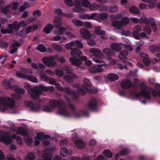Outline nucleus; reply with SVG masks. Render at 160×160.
Returning a JSON list of instances; mask_svg holds the SVG:
<instances>
[{"label": "nucleus", "mask_w": 160, "mask_h": 160, "mask_svg": "<svg viewBox=\"0 0 160 160\" xmlns=\"http://www.w3.org/2000/svg\"><path fill=\"white\" fill-rule=\"evenodd\" d=\"M49 104L52 108H56L57 107L59 108L58 110L59 114L66 117H70L71 114L70 112L67 110L65 102L62 99L58 100L55 99L51 100L49 102Z\"/></svg>", "instance_id": "1"}, {"label": "nucleus", "mask_w": 160, "mask_h": 160, "mask_svg": "<svg viewBox=\"0 0 160 160\" xmlns=\"http://www.w3.org/2000/svg\"><path fill=\"white\" fill-rule=\"evenodd\" d=\"M0 103L3 108L1 109L2 112H4L7 108H12L15 105L14 101L10 98L8 97H0Z\"/></svg>", "instance_id": "2"}, {"label": "nucleus", "mask_w": 160, "mask_h": 160, "mask_svg": "<svg viewBox=\"0 0 160 160\" xmlns=\"http://www.w3.org/2000/svg\"><path fill=\"white\" fill-rule=\"evenodd\" d=\"M84 82L85 85H82L81 86L78 87L77 88V92L78 95L79 94L83 95L87 92H91V90L88 88L87 87H91L92 85L90 82L89 79L85 78L84 79Z\"/></svg>", "instance_id": "3"}, {"label": "nucleus", "mask_w": 160, "mask_h": 160, "mask_svg": "<svg viewBox=\"0 0 160 160\" xmlns=\"http://www.w3.org/2000/svg\"><path fill=\"white\" fill-rule=\"evenodd\" d=\"M28 90L29 94L31 98L35 100L39 99L40 95V88L36 86L30 88V86L26 85L25 87Z\"/></svg>", "instance_id": "4"}, {"label": "nucleus", "mask_w": 160, "mask_h": 160, "mask_svg": "<svg viewBox=\"0 0 160 160\" xmlns=\"http://www.w3.org/2000/svg\"><path fill=\"white\" fill-rule=\"evenodd\" d=\"M90 52L93 53L94 57L93 59L95 62L101 63L102 62V59L104 58V56L100 50L97 48H92L90 49Z\"/></svg>", "instance_id": "5"}, {"label": "nucleus", "mask_w": 160, "mask_h": 160, "mask_svg": "<svg viewBox=\"0 0 160 160\" xmlns=\"http://www.w3.org/2000/svg\"><path fill=\"white\" fill-rule=\"evenodd\" d=\"M55 85L58 90L61 92L64 91L65 93L71 95L73 98L75 100L78 99V93L75 91L72 90L68 87H65L64 88L58 83H56Z\"/></svg>", "instance_id": "6"}, {"label": "nucleus", "mask_w": 160, "mask_h": 160, "mask_svg": "<svg viewBox=\"0 0 160 160\" xmlns=\"http://www.w3.org/2000/svg\"><path fill=\"white\" fill-rule=\"evenodd\" d=\"M58 54L53 56L45 57L42 59V60L43 63L46 66L49 67H53L56 64V60L58 58Z\"/></svg>", "instance_id": "7"}, {"label": "nucleus", "mask_w": 160, "mask_h": 160, "mask_svg": "<svg viewBox=\"0 0 160 160\" xmlns=\"http://www.w3.org/2000/svg\"><path fill=\"white\" fill-rule=\"evenodd\" d=\"M55 12L57 13L59 16H55L54 17V20L53 23L55 27H59L62 26V19L60 16H64V13L62 12V10L61 9H57L55 10Z\"/></svg>", "instance_id": "8"}, {"label": "nucleus", "mask_w": 160, "mask_h": 160, "mask_svg": "<svg viewBox=\"0 0 160 160\" xmlns=\"http://www.w3.org/2000/svg\"><path fill=\"white\" fill-rule=\"evenodd\" d=\"M43 160H52L54 152V148H46L43 150Z\"/></svg>", "instance_id": "9"}, {"label": "nucleus", "mask_w": 160, "mask_h": 160, "mask_svg": "<svg viewBox=\"0 0 160 160\" xmlns=\"http://www.w3.org/2000/svg\"><path fill=\"white\" fill-rule=\"evenodd\" d=\"M139 88L141 89V92L145 94L146 98H149L151 99L152 96L150 92V90H148V87L144 82H142L139 85Z\"/></svg>", "instance_id": "10"}, {"label": "nucleus", "mask_w": 160, "mask_h": 160, "mask_svg": "<svg viewBox=\"0 0 160 160\" xmlns=\"http://www.w3.org/2000/svg\"><path fill=\"white\" fill-rule=\"evenodd\" d=\"M98 103L96 99L94 98H91L90 99L88 108L92 111H96L98 109Z\"/></svg>", "instance_id": "11"}, {"label": "nucleus", "mask_w": 160, "mask_h": 160, "mask_svg": "<svg viewBox=\"0 0 160 160\" xmlns=\"http://www.w3.org/2000/svg\"><path fill=\"white\" fill-rule=\"evenodd\" d=\"M0 140H2L6 144H9L11 143L12 140L10 135L8 132L3 133H0Z\"/></svg>", "instance_id": "12"}, {"label": "nucleus", "mask_w": 160, "mask_h": 160, "mask_svg": "<svg viewBox=\"0 0 160 160\" xmlns=\"http://www.w3.org/2000/svg\"><path fill=\"white\" fill-rule=\"evenodd\" d=\"M104 65V64H101L92 66L89 68V71L92 73L101 72L103 71V69L101 67L103 66Z\"/></svg>", "instance_id": "13"}, {"label": "nucleus", "mask_w": 160, "mask_h": 160, "mask_svg": "<svg viewBox=\"0 0 160 160\" xmlns=\"http://www.w3.org/2000/svg\"><path fill=\"white\" fill-rule=\"evenodd\" d=\"M120 86L123 89H129L132 87V83L130 81L128 80L124 79L121 82Z\"/></svg>", "instance_id": "14"}, {"label": "nucleus", "mask_w": 160, "mask_h": 160, "mask_svg": "<svg viewBox=\"0 0 160 160\" xmlns=\"http://www.w3.org/2000/svg\"><path fill=\"white\" fill-rule=\"evenodd\" d=\"M26 104H28V106L30 107L32 110L33 111H39L40 106L39 103H33L31 102L28 101L25 102Z\"/></svg>", "instance_id": "15"}, {"label": "nucleus", "mask_w": 160, "mask_h": 160, "mask_svg": "<svg viewBox=\"0 0 160 160\" xmlns=\"http://www.w3.org/2000/svg\"><path fill=\"white\" fill-rule=\"evenodd\" d=\"M80 32L85 39L90 38L91 37L90 31L87 29H81L80 30Z\"/></svg>", "instance_id": "16"}, {"label": "nucleus", "mask_w": 160, "mask_h": 160, "mask_svg": "<svg viewBox=\"0 0 160 160\" xmlns=\"http://www.w3.org/2000/svg\"><path fill=\"white\" fill-rule=\"evenodd\" d=\"M74 2V5L76 7L75 8L73 9V11L74 12L81 13L82 11L80 7L81 4V0H73Z\"/></svg>", "instance_id": "17"}, {"label": "nucleus", "mask_w": 160, "mask_h": 160, "mask_svg": "<svg viewBox=\"0 0 160 160\" xmlns=\"http://www.w3.org/2000/svg\"><path fill=\"white\" fill-rule=\"evenodd\" d=\"M69 61L72 65L76 66H79L82 63V61L79 58H70Z\"/></svg>", "instance_id": "18"}, {"label": "nucleus", "mask_w": 160, "mask_h": 160, "mask_svg": "<svg viewBox=\"0 0 160 160\" xmlns=\"http://www.w3.org/2000/svg\"><path fill=\"white\" fill-rule=\"evenodd\" d=\"M71 55L73 57H78L82 54V52L77 48H71Z\"/></svg>", "instance_id": "19"}, {"label": "nucleus", "mask_w": 160, "mask_h": 160, "mask_svg": "<svg viewBox=\"0 0 160 160\" xmlns=\"http://www.w3.org/2000/svg\"><path fill=\"white\" fill-rule=\"evenodd\" d=\"M16 132L18 134H21L24 136H28L29 135V134L26 130L22 127L18 128Z\"/></svg>", "instance_id": "20"}, {"label": "nucleus", "mask_w": 160, "mask_h": 160, "mask_svg": "<svg viewBox=\"0 0 160 160\" xmlns=\"http://www.w3.org/2000/svg\"><path fill=\"white\" fill-rule=\"evenodd\" d=\"M103 52L104 54L108 56H112L115 54L114 51L109 48H104Z\"/></svg>", "instance_id": "21"}, {"label": "nucleus", "mask_w": 160, "mask_h": 160, "mask_svg": "<svg viewBox=\"0 0 160 160\" xmlns=\"http://www.w3.org/2000/svg\"><path fill=\"white\" fill-rule=\"evenodd\" d=\"M54 90V88L52 86L46 87L41 85V95L42 93V91L45 92H53Z\"/></svg>", "instance_id": "22"}, {"label": "nucleus", "mask_w": 160, "mask_h": 160, "mask_svg": "<svg viewBox=\"0 0 160 160\" xmlns=\"http://www.w3.org/2000/svg\"><path fill=\"white\" fill-rule=\"evenodd\" d=\"M96 13L91 14L90 15L88 14H82L80 15V17L82 19H93L96 15Z\"/></svg>", "instance_id": "23"}, {"label": "nucleus", "mask_w": 160, "mask_h": 160, "mask_svg": "<svg viewBox=\"0 0 160 160\" xmlns=\"http://www.w3.org/2000/svg\"><path fill=\"white\" fill-rule=\"evenodd\" d=\"M142 30V28L139 25H137L133 28V30L132 32V35L134 38L138 35L140 33L139 32Z\"/></svg>", "instance_id": "24"}, {"label": "nucleus", "mask_w": 160, "mask_h": 160, "mask_svg": "<svg viewBox=\"0 0 160 160\" xmlns=\"http://www.w3.org/2000/svg\"><path fill=\"white\" fill-rule=\"evenodd\" d=\"M11 89L15 91L16 92L19 94H23L25 93L24 89L19 88L18 86L13 85V87H11Z\"/></svg>", "instance_id": "25"}, {"label": "nucleus", "mask_w": 160, "mask_h": 160, "mask_svg": "<svg viewBox=\"0 0 160 160\" xmlns=\"http://www.w3.org/2000/svg\"><path fill=\"white\" fill-rule=\"evenodd\" d=\"M107 78L110 81H115L118 79L119 76L116 74L109 73L108 74Z\"/></svg>", "instance_id": "26"}, {"label": "nucleus", "mask_w": 160, "mask_h": 160, "mask_svg": "<svg viewBox=\"0 0 160 160\" xmlns=\"http://www.w3.org/2000/svg\"><path fill=\"white\" fill-rule=\"evenodd\" d=\"M74 144L75 146L78 148L81 149L84 147V142L81 140H76L74 142Z\"/></svg>", "instance_id": "27"}, {"label": "nucleus", "mask_w": 160, "mask_h": 160, "mask_svg": "<svg viewBox=\"0 0 160 160\" xmlns=\"http://www.w3.org/2000/svg\"><path fill=\"white\" fill-rule=\"evenodd\" d=\"M53 25L49 23L44 28L43 32L47 34H49L53 29Z\"/></svg>", "instance_id": "28"}, {"label": "nucleus", "mask_w": 160, "mask_h": 160, "mask_svg": "<svg viewBox=\"0 0 160 160\" xmlns=\"http://www.w3.org/2000/svg\"><path fill=\"white\" fill-rule=\"evenodd\" d=\"M129 11L130 13L134 14H139L140 13V11L139 9L135 6L131 7L129 8Z\"/></svg>", "instance_id": "29"}, {"label": "nucleus", "mask_w": 160, "mask_h": 160, "mask_svg": "<svg viewBox=\"0 0 160 160\" xmlns=\"http://www.w3.org/2000/svg\"><path fill=\"white\" fill-rule=\"evenodd\" d=\"M111 48L113 51L118 52L121 49V47L119 44L117 43H113L111 44Z\"/></svg>", "instance_id": "30"}, {"label": "nucleus", "mask_w": 160, "mask_h": 160, "mask_svg": "<svg viewBox=\"0 0 160 160\" xmlns=\"http://www.w3.org/2000/svg\"><path fill=\"white\" fill-rule=\"evenodd\" d=\"M20 26L19 23H18L17 21H15L12 24L9 25V27L10 28L16 30L19 29Z\"/></svg>", "instance_id": "31"}, {"label": "nucleus", "mask_w": 160, "mask_h": 160, "mask_svg": "<svg viewBox=\"0 0 160 160\" xmlns=\"http://www.w3.org/2000/svg\"><path fill=\"white\" fill-rule=\"evenodd\" d=\"M73 23L76 26L80 27L83 25V22L79 20L73 19L72 20Z\"/></svg>", "instance_id": "32"}, {"label": "nucleus", "mask_w": 160, "mask_h": 160, "mask_svg": "<svg viewBox=\"0 0 160 160\" xmlns=\"http://www.w3.org/2000/svg\"><path fill=\"white\" fill-rule=\"evenodd\" d=\"M35 158V156L33 153L29 152L25 157L24 160H34Z\"/></svg>", "instance_id": "33"}, {"label": "nucleus", "mask_w": 160, "mask_h": 160, "mask_svg": "<svg viewBox=\"0 0 160 160\" xmlns=\"http://www.w3.org/2000/svg\"><path fill=\"white\" fill-rule=\"evenodd\" d=\"M128 52L126 51H122L121 52L120 54L118 56V58L122 60H124L126 58L128 55Z\"/></svg>", "instance_id": "34"}, {"label": "nucleus", "mask_w": 160, "mask_h": 160, "mask_svg": "<svg viewBox=\"0 0 160 160\" xmlns=\"http://www.w3.org/2000/svg\"><path fill=\"white\" fill-rule=\"evenodd\" d=\"M100 27H97L95 29V33L99 35H104L105 34V31L101 30Z\"/></svg>", "instance_id": "35"}, {"label": "nucleus", "mask_w": 160, "mask_h": 160, "mask_svg": "<svg viewBox=\"0 0 160 160\" xmlns=\"http://www.w3.org/2000/svg\"><path fill=\"white\" fill-rule=\"evenodd\" d=\"M133 96L135 97L136 98H139L141 96H142L143 97L144 99L145 100H150L151 99L149 98H146L145 97V94H143L141 92H140L139 93H133Z\"/></svg>", "instance_id": "36"}, {"label": "nucleus", "mask_w": 160, "mask_h": 160, "mask_svg": "<svg viewBox=\"0 0 160 160\" xmlns=\"http://www.w3.org/2000/svg\"><path fill=\"white\" fill-rule=\"evenodd\" d=\"M121 21H115L112 22V25L113 27L119 28L122 27V24Z\"/></svg>", "instance_id": "37"}, {"label": "nucleus", "mask_w": 160, "mask_h": 160, "mask_svg": "<svg viewBox=\"0 0 160 160\" xmlns=\"http://www.w3.org/2000/svg\"><path fill=\"white\" fill-rule=\"evenodd\" d=\"M108 17V15L106 13H101L99 14L98 16V21L100 22L101 20H103L106 18Z\"/></svg>", "instance_id": "38"}, {"label": "nucleus", "mask_w": 160, "mask_h": 160, "mask_svg": "<svg viewBox=\"0 0 160 160\" xmlns=\"http://www.w3.org/2000/svg\"><path fill=\"white\" fill-rule=\"evenodd\" d=\"M25 79L34 82H38V79L35 77L31 75H26Z\"/></svg>", "instance_id": "39"}, {"label": "nucleus", "mask_w": 160, "mask_h": 160, "mask_svg": "<svg viewBox=\"0 0 160 160\" xmlns=\"http://www.w3.org/2000/svg\"><path fill=\"white\" fill-rule=\"evenodd\" d=\"M103 154L106 157L108 158H111L112 157V153L108 149L104 150L103 152Z\"/></svg>", "instance_id": "40"}, {"label": "nucleus", "mask_w": 160, "mask_h": 160, "mask_svg": "<svg viewBox=\"0 0 160 160\" xmlns=\"http://www.w3.org/2000/svg\"><path fill=\"white\" fill-rule=\"evenodd\" d=\"M12 138L15 139L17 143L21 145L22 144V140L20 137L17 136L16 135L14 134L12 136Z\"/></svg>", "instance_id": "41"}, {"label": "nucleus", "mask_w": 160, "mask_h": 160, "mask_svg": "<svg viewBox=\"0 0 160 160\" xmlns=\"http://www.w3.org/2000/svg\"><path fill=\"white\" fill-rule=\"evenodd\" d=\"M60 154L63 157L66 156L68 153V151L66 148H62L60 150Z\"/></svg>", "instance_id": "42"}, {"label": "nucleus", "mask_w": 160, "mask_h": 160, "mask_svg": "<svg viewBox=\"0 0 160 160\" xmlns=\"http://www.w3.org/2000/svg\"><path fill=\"white\" fill-rule=\"evenodd\" d=\"M75 41L70 42L69 43H67L65 45V48L66 49L69 50L72 48L71 47L74 46H75Z\"/></svg>", "instance_id": "43"}, {"label": "nucleus", "mask_w": 160, "mask_h": 160, "mask_svg": "<svg viewBox=\"0 0 160 160\" xmlns=\"http://www.w3.org/2000/svg\"><path fill=\"white\" fill-rule=\"evenodd\" d=\"M2 84L4 87L6 89H8L9 88L11 89V88L13 87V85H11L10 82L9 81H4L2 83Z\"/></svg>", "instance_id": "44"}, {"label": "nucleus", "mask_w": 160, "mask_h": 160, "mask_svg": "<svg viewBox=\"0 0 160 160\" xmlns=\"http://www.w3.org/2000/svg\"><path fill=\"white\" fill-rule=\"evenodd\" d=\"M150 50L153 52H159L160 51V47L156 46L155 45H152L150 47Z\"/></svg>", "instance_id": "45"}, {"label": "nucleus", "mask_w": 160, "mask_h": 160, "mask_svg": "<svg viewBox=\"0 0 160 160\" xmlns=\"http://www.w3.org/2000/svg\"><path fill=\"white\" fill-rule=\"evenodd\" d=\"M143 30L148 34H150L151 33V29L149 25H146L144 26Z\"/></svg>", "instance_id": "46"}, {"label": "nucleus", "mask_w": 160, "mask_h": 160, "mask_svg": "<svg viewBox=\"0 0 160 160\" xmlns=\"http://www.w3.org/2000/svg\"><path fill=\"white\" fill-rule=\"evenodd\" d=\"M124 65H123L122 64H120L119 68L121 69H127V65L130 64L129 62H128L126 60H124L123 61Z\"/></svg>", "instance_id": "47"}, {"label": "nucleus", "mask_w": 160, "mask_h": 160, "mask_svg": "<svg viewBox=\"0 0 160 160\" xmlns=\"http://www.w3.org/2000/svg\"><path fill=\"white\" fill-rule=\"evenodd\" d=\"M11 96L13 99L16 100H20L22 98L21 95L17 94V93H12L11 95Z\"/></svg>", "instance_id": "48"}, {"label": "nucleus", "mask_w": 160, "mask_h": 160, "mask_svg": "<svg viewBox=\"0 0 160 160\" xmlns=\"http://www.w3.org/2000/svg\"><path fill=\"white\" fill-rule=\"evenodd\" d=\"M35 146H37L40 143V132H38L37 133V136L35 138Z\"/></svg>", "instance_id": "49"}, {"label": "nucleus", "mask_w": 160, "mask_h": 160, "mask_svg": "<svg viewBox=\"0 0 160 160\" xmlns=\"http://www.w3.org/2000/svg\"><path fill=\"white\" fill-rule=\"evenodd\" d=\"M81 4L86 7H90L91 5L90 2L87 0H82V1H81L80 6Z\"/></svg>", "instance_id": "50"}, {"label": "nucleus", "mask_w": 160, "mask_h": 160, "mask_svg": "<svg viewBox=\"0 0 160 160\" xmlns=\"http://www.w3.org/2000/svg\"><path fill=\"white\" fill-rule=\"evenodd\" d=\"M129 19L128 18L124 17L122 19L121 22L123 26V25H127L129 23Z\"/></svg>", "instance_id": "51"}, {"label": "nucleus", "mask_w": 160, "mask_h": 160, "mask_svg": "<svg viewBox=\"0 0 160 160\" xmlns=\"http://www.w3.org/2000/svg\"><path fill=\"white\" fill-rule=\"evenodd\" d=\"M130 152L129 149L127 148L122 150L120 152V154L121 156H122L128 154Z\"/></svg>", "instance_id": "52"}, {"label": "nucleus", "mask_w": 160, "mask_h": 160, "mask_svg": "<svg viewBox=\"0 0 160 160\" xmlns=\"http://www.w3.org/2000/svg\"><path fill=\"white\" fill-rule=\"evenodd\" d=\"M46 80L47 81H48L49 83L51 85H55L56 83V81L54 78L47 77L46 78Z\"/></svg>", "instance_id": "53"}, {"label": "nucleus", "mask_w": 160, "mask_h": 160, "mask_svg": "<svg viewBox=\"0 0 160 160\" xmlns=\"http://www.w3.org/2000/svg\"><path fill=\"white\" fill-rule=\"evenodd\" d=\"M7 57V55L5 53L1 55L0 57V62L2 63L4 62Z\"/></svg>", "instance_id": "54"}, {"label": "nucleus", "mask_w": 160, "mask_h": 160, "mask_svg": "<svg viewBox=\"0 0 160 160\" xmlns=\"http://www.w3.org/2000/svg\"><path fill=\"white\" fill-rule=\"evenodd\" d=\"M118 8L117 6L112 5L109 8V10L111 12H115L118 11Z\"/></svg>", "instance_id": "55"}, {"label": "nucleus", "mask_w": 160, "mask_h": 160, "mask_svg": "<svg viewBox=\"0 0 160 160\" xmlns=\"http://www.w3.org/2000/svg\"><path fill=\"white\" fill-rule=\"evenodd\" d=\"M52 46L54 49L59 52H60L62 50V47L59 45H58L55 43L52 44Z\"/></svg>", "instance_id": "56"}, {"label": "nucleus", "mask_w": 160, "mask_h": 160, "mask_svg": "<svg viewBox=\"0 0 160 160\" xmlns=\"http://www.w3.org/2000/svg\"><path fill=\"white\" fill-rule=\"evenodd\" d=\"M63 79L66 82H70L72 81L73 78L69 75H66L63 77Z\"/></svg>", "instance_id": "57"}, {"label": "nucleus", "mask_w": 160, "mask_h": 160, "mask_svg": "<svg viewBox=\"0 0 160 160\" xmlns=\"http://www.w3.org/2000/svg\"><path fill=\"white\" fill-rule=\"evenodd\" d=\"M147 37V36H146L145 33L144 32H141V34L139 33L138 35H137L134 38L137 39H139L142 37L145 38Z\"/></svg>", "instance_id": "58"}, {"label": "nucleus", "mask_w": 160, "mask_h": 160, "mask_svg": "<svg viewBox=\"0 0 160 160\" xmlns=\"http://www.w3.org/2000/svg\"><path fill=\"white\" fill-rule=\"evenodd\" d=\"M99 7V5L96 3H94L90 5L89 9L91 10H94L98 9Z\"/></svg>", "instance_id": "59"}, {"label": "nucleus", "mask_w": 160, "mask_h": 160, "mask_svg": "<svg viewBox=\"0 0 160 160\" xmlns=\"http://www.w3.org/2000/svg\"><path fill=\"white\" fill-rule=\"evenodd\" d=\"M63 69L68 73H71L73 71V68L68 66H65L63 67Z\"/></svg>", "instance_id": "60"}, {"label": "nucleus", "mask_w": 160, "mask_h": 160, "mask_svg": "<svg viewBox=\"0 0 160 160\" xmlns=\"http://www.w3.org/2000/svg\"><path fill=\"white\" fill-rule=\"evenodd\" d=\"M75 46L78 48H81L83 47V45L82 44L81 42L79 41L78 40H77L75 41Z\"/></svg>", "instance_id": "61"}, {"label": "nucleus", "mask_w": 160, "mask_h": 160, "mask_svg": "<svg viewBox=\"0 0 160 160\" xmlns=\"http://www.w3.org/2000/svg\"><path fill=\"white\" fill-rule=\"evenodd\" d=\"M42 138L44 139H48L50 138L51 137L49 135H45L43 132H41V141L42 140Z\"/></svg>", "instance_id": "62"}, {"label": "nucleus", "mask_w": 160, "mask_h": 160, "mask_svg": "<svg viewBox=\"0 0 160 160\" xmlns=\"http://www.w3.org/2000/svg\"><path fill=\"white\" fill-rule=\"evenodd\" d=\"M55 74L58 77H61L64 75V72L61 70H57L55 71Z\"/></svg>", "instance_id": "63"}, {"label": "nucleus", "mask_w": 160, "mask_h": 160, "mask_svg": "<svg viewBox=\"0 0 160 160\" xmlns=\"http://www.w3.org/2000/svg\"><path fill=\"white\" fill-rule=\"evenodd\" d=\"M52 108L48 106H45L43 109V111L47 112H50L52 111Z\"/></svg>", "instance_id": "64"}]
</instances>
